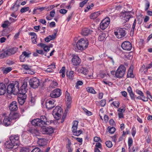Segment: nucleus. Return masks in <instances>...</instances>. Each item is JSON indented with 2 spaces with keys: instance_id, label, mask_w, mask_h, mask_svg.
Here are the masks:
<instances>
[{
  "instance_id": "43",
  "label": "nucleus",
  "mask_w": 152,
  "mask_h": 152,
  "mask_svg": "<svg viewBox=\"0 0 152 152\" xmlns=\"http://www.w3.org/2000/svg\"><path fill=\"white\" fill-rule=\"evenodd\" d=\"M105 37V34L103 33H101L99 35L98 39L99 41H101L104 39Z\"/></svg>"
},
{
  "instance_id": "27",
  "label": "nucleus",
  "mask_w": 152,
  "mask_h": 152,
  "mask_svg": "<svg viewBox=\"0 0 152 152\" xmlns=\"http://www.w3.org/2000/svg\"><path fill=\"white\" fill-rule=\"evenodd\" d=\"M47 143V140L44 139H40L38 141V144L40 146H43L46 145Z\"/></svg>"
},
{
  "instance_id": "36",
  "label": "nucleus",
  "mask_w": 152,
  "mask_h": 152,
  "mask_svg": "<svg viewBox=\"0 0 152 152\" xmlns=\"http://www.w3.org/2000/svg\"><path fill=\"white\" fill-rule=\"evenodd\" d=\"M87 91L88 92L90 93L93 94H96V92L95 91L94 89L92 87H88L86 88Z\"/></svg>"
},
{
  "instance_id": "5",
  "label": "nucleus",
  "mask_w": 152,
  "mask_h": 152,
  "mask_svg": "<svg viewBox=\"0 0 152 152\" xmlns=\"http://www.w3.org/2000/svg\"><path fill=\"white\" fill-rule=\"evenodd\" d=\"M65 98L66 99V107L65 110V111L66 113H67L69 111V109L71 107L72 99L69 94L67 91H66L65 93Z\"/></svg>"
},
{
  "instance_id": "34",
  "label": "nucleus",
  "mask_w": 152,
  "mask_h": 152,
  "mask_svg": "<svg viewBox=\"0 0 152 152\" xmlns=\"http://www.w3.org/2000/svg\"><path fill=\"white\" fill-rule=\"evenodd\" d=\"M12 69L11 67H7L6 68H3L2 69V70L3 71L4 74L6 75L9 72L11 71Z\"/></svg>"
},
{
  "instance_id": "13",
  "label": "nucleus",
  "mask_w": 152,
  "mask_h": 152,
  "mask_svg": "<svg viewBox=\"0 0 152 152\" xmlns=\"http://www.w3.org/2000/svg\"><path fill=\"white\" fill-rule=\"evenodd\" d=\"M31 124L34 126H41L44 124V121H42L39 118L34 119L31 121Z\"/></svg>"
},
{
  "instance_id": "7",
  "label": "nucleus",
  "mask_w": 152,
  "mask_h": 152,
  "mask_svg": "<svg viewBox=\"0 0 152 152\" xmlns=\"http://www.w3.org/2000/svg\"><path fill=\"white\" fill-rule=\"evenodd\" d=\"M39 81L36 77H33L29 80V83L31 87L33 88H36L39 85Z\"/></svg>"
},
{
  "instance_id": "30",
  "label": "nucleus",
  "mask_w": 152,
  "mask_h": 152,
  "mask_svg": "<svg viewBox=\"0 0 152 152\" xmlns=\"http://www.w3.org/2000/svg\"><path fill=\"white\" fill-rule=\"evenodd\" d=\"M38 46H40L42 48H43L44 51L45 52H48L50 50V47H48V46L42 43H40L38 45Z\"/></svg>"
},
{
  "instance_id": "47",
  "label": "nucleus",
  "mask_w": 152,
  "mask_h": 152,
  "mask_svg": "<svg viewBox=\"0 0 152 152\" xmlns=\"http://www.w3.org/2000/svg\"><path fill=\"white\" fill-rule=\"evenodd\" d=\"M29 10V7H24L22 8L20 10V12L21 13L25 12Z\"/></svg>"
},
{
  "instance_id": "49",
  "label": "nucleus",
  "mask_w": 152,
  "mask_h": 152,
  "mask_svg": "<svg viewBox=\"0 0 152 152\" xmlns=\"http://www.w3.org/2000/svg\"><path fill=\"white\" fill-rule=\"evenodd\" d=\"M82 131L80 130L78 131H76L75 132H73V134L74 135L76 136H78L82 133Z\"/></svg>"
},
{
  "instance_id": "59",
  "label": "nucleus",
  "mask_w": 152,
  "mask_h": 152,
  "mask_svg": "<svg viewBox=\"0 0 152 152\" xmlns=\"http://www.w3.org/2000/svg\"><path fill=\"white\" fill-rule=\"evenodd\" d=\"M106 101L104 99L102 100L100 102V104L102 107L104 106L106 104Z\"/></svg>"
},
{
  "instance_id": "25",
  "label": "nucleus",
  "mask_w": 152,
  "mask_h": 152,
  "mask_svg": "<svg viewBox=\"0 0 152 152\" xmlns=\"http://www.w3.org/2000/svg\"><path fill=\"white\" fill-rule=\"evenodd\" d=\"M56 33H55L52 35H49L48 36L45 38V41L47 42H48L54 39L56 37Z\"/></svg>"
},
{
  "instance_id": "8",
  "label": "nucleus",
  "mask_w": 152,
  "mask_h": 152,
  "mask_svg": "<svg viewBox=\"0 0 152 152\" xmlns=\"http://www.w3.org/2000/svg\"><path fill=\"white\" fill-rule=\"evenodd\" d=\"M110 23L109 18H107L103 20L100 24L101 29L103 30L105 29L108 26Z\"/></svg>"
},
{
  "instance_id": "55",
  "label": "nucleus",
  "mask_w": 152,
  "mask_h": 152,
  "mask_svg": "<svg viewBox=\"0 0 152 152\" xmlns=\"http://www.w3.org/2000/svg\"><path fill=\"white\" fill-rule=\"evenodd\" d=\"M31 152H42V151L39 148L36 147L34 148Z\"/></svg>"
},
{
  "instance_id": "48",
  "label": "nucleus",
  "mask_w": 152,
  "mask_h": 152,
  "mask_svg": "<svg viewBox=\"0 0 152 152\" xmlns=\"http://www.w3.org/2000/svg\"><path fill=\"white\" fill-rule=\"evenodd\" d=\"M45 7H37L36 8L34 9L33 12H34V14L35 13L34 12L35 11H36L37 10H39L40 11H42L44 10L45 9Z\"/></svg>"
},
{
  "instance_id": "33",
  "label": "nucleus",
  "mask_w": 152,
  "mask_h": 152,
  "mask_svg": "<svg viewBox=\"0 0 152 152\" xmlns=\"http://www.w3.org/2000/svg\"><path fill=\"white\" fill-rule=\"evenodd\" d=\"M80 72L85 75H87L88 73V70L84 67H82L80 69Z\"/></svg>"
},
{
  "instance_id": "9",
  "label": "nucleus",
  "mask_w": 152,
  "mask_h": 152,
  "mask_svg": "<svg viewBox=\"0 0 152 152\" xmlns=\"http://www.w3.org/2000/svg\"><path fill=\"white\" fill-rule=\"evenodd\" d=\"M41 131L43 134H50L53 132V128L51 126L43 127L41 129Z\"/></svg>"
},
{
  "instance_id": "39",
  "label": "nucleus",
  "mask_w": 152,
  "mask_h": 152,
  "mask_svg": "<svg viewBox=\"0 0 152 152\" xmlns=\"http://www.w3.org/2000/svg\"><path fill=\"white\" fill-rule=\"evenodd\" d=\"M94 4L93 3H91L90 5H88L87 7V9H85L84 11L85 12H88L89 10L92 9V7H94Z\"/></svg>"
},
{
  "instance_id": "23",
  "label": "nucleus",
  "mask_w": 152,
  "mask_h": 152,
  "mask_svg": "<svg viewBox=\"0 0 152 152\" xmlns=\"http://www.w3.org/2000/svg\"><path fill=\"white\" fill-rule=\"evenodd\" d=\"M9 56L7 50H2L0 51V58H3Z\"/></svg>"
},
{
  "instance_id": "26",
  "label": "nucleus",
  "mask_w": 152,
  "mask_h": 152,
  "mask_svg": "<svg viewBox=\"0 0 152 152\" xmlns=\"http://www.w3.org/2000/svg\"><path fill=\"white\" fill-rule=\"evenodd\" d=\"M133 66H131L129 67L127 74V77L133 78L134 77V75L133 72Z\"/></svg>"
},
{
  "instance_id": "61",
  "label": "nucleus",
  "mask_w": 152,
  "mask_h": 152,
  "mask_svg": "<svg viewBox=\"0 0 152 152\" xmlns=\"http://www.w3.org/2000/svg\"><path fill=\"white\" fill-rule=\"evenodd\" d=\"M67 12V10L64 9H62L60 10L59 12L60 13L62 14H65Z\"/></svg>"
},
{
  "instance_id": "53",
  "label": "nucleus",
  "mask_w": 152,
  "mask_h": 152,
  "mask_svg": "<svg viewBox=\"0 0 152 152\" xmlns=\"http://www.w3.org/2000/svg\"><path fill=\"white\" fill-rule=\"evenodd\" d=\"M112 104H113L114 106L117 108L119 106V102L118 101H115L113 102L112 103Z\"/></svg>"
},
{
  "instance_id": "42",
  "label": "nucleus",
  "mask_w": 152,
  "mask_h": 152,
  "mask_svg": "<svg viewBox=\"0 0 152 152\" xmlns=\"http://www.w3.org/2000/svg\"><path fill=\"white\" fill-rule=\"evenodd\" d=\"M68 143V144L66 145V148L68 150V152H72L73 149L71 147V142L69 141Z\"/></svg>"
},
{
  "instance_id": "11",
  "label": "nucleus",
  "mask_w": 152,
  "mask_h": 152,
  "mask_svg": "<svg viewBox=\"0 0 152 152\" xmlns=\"http://www.w3.org/2000/svg\"><path fill=\"white\" fill-rule=\"evenodd\" d=\"M121 46L123 49L129 51L132 48V46L131 43L128 41H125L122 44Z\"/></svg>"
},
{
  "instance_id": "38",
  "label": "nucleus",
  "mask_w": 152,
  "mask_h": 152,
  "mask_svg": "<svg viewBox=\"0 0 152 152\" xmlns=\"http://www.w3.org/2000/svg\"><path fill=\"white\" fill-rule=\"evenodd\" d=\"M31 53L30 52H26L25 51L23 52L22 53V54L25 56V58H28L30 56V55L31 54Z\"/></svg>"
},
{
  "instance_id": "2",
  "label": "nucleus",
  "mask_w": 152,
  "mask_h": 152,
  "mask_svg": "<svg viewBox=\"0 0 152 152\" xmlns=\"http://www.w3.org/2000/svg\"><path fill=\"white\" fill-rule=\"evenodd\" d=\"M88 42L86 38L80 39L77 42L76 46L78 50H83L86 49L88 46Z\"/></svg>"
},
{
  "instance_id": "54",
  "label": "nucleus",
  "mask_w": 152,
  "mask_h": 152,
  "mask_svg": "<svg viewBox=\"0 0 152 152\" xmlns=\"http://www.w3.org/2000/svg\"><path fill=\"white\" fill-rule=\"evenodd\" d=\"M133 140L131 138H129L128 139V144L129 148H130L132 144Z\"/></svg>"
},
{
  "instance_id": "17",
  "label": "nucleus",
  "mask_w": 152,
  "mask_h": 152,
  "mask_svg": "<svg viewBox=\"0 0 152 152\" xmlns=\"http://www.w3.org/2000/svg\"><path fill=\"white\" fill-rule=\"evenodd\" d=\"M5 145L7 149H12L16 145L14 143H13L10 140L5 142Z\"/></svg>"
},
{
  "instance_id": "4",
  "label": "nucleus",
  "mask_w": 152,
  "mask_h": 152,
  "mask_svg": "<svg viewBox=\"0 0 152 152\" xmlns=\"http://www.w3.org/2000/svg\"><path fill=\"white\" fill-rule=\"evenodd\" d=\"M62 113V110L60 106L56 107L53 110L52 113L54 118L57 120L61 118Z\"/></svg>"
},
{
  "instance_id": "60",
  "label": "nucleus",
  "mask_w": 152,
  "mask_h": 152,
  "mask_svg": "<svg viewBox=\"0 0 152 152\" xmlns=\"http://www.w3.org/2000/svg\"><path fill=\"white\" fill-rule=\"evenodd\" d=\"M56 63H53L51 64L48 65V67H50V68L53 69L56 68Z\"/></svg>"
},
{
  "instance_id": "18",
  "label": "nucleus",
  "mask_w": 152,
  "mask_h": 152,
  "mask_svg": "<svg viewBox=\"0 0 152 152\" xmlns=\"http://www.w3.org/2000/svg\"><path fill=\"white\" fill-rule=\"evenodd\" d=\"M6 90L5 85L3 83H0V95H4L6 93Z\"/></svg>"
},
{
  "instance_id": "10",
  "label": "nucleus",
  "mask_w": 152,
  "mask_h": 152,
  "mask_svg": "<svg viewBox=\"0 0 152 152\" xmlns=\"http://www.w3.org/2000/svg\"><path fill=\"white\" fill-rule=\"evenodd\" d=\"M19 136L18 134L12 135L9 137L10 140L16 145L19 144Z\"/></svg>"
},
{
  "instance_id": "52",
  "label": "nucleus",
  "mask_w": 152,
  "mask_h": 152,
  "mask_svg": "<svg viewBox=\"0 0 152 152\" xmlns=\"http://www.w3.org/2000/svg\"><path fill=\"white\" fill-rule=\"evenodd\" d=\"M136 24V20L135 19H134V21L133 23L132 28V29L131 30V31L133 32L135 30V26Z\"/></svg>"
},
{
  "instance_id": "56",
  "label": "nucleus",
  "mask_w": 152,
  "mask_h": 152,
  "mask_svg": "<svg viewBox=\"0 0 152 152\" xmlns=\"http://www.w3.org/2000/svg\"><path fill=\"white\" fill-rule=\"evenodd\" d=\"M111 137L112 138V140L115 142L117 141L118 135L117 134H115L112 137Z\"/></svg>"
},
{
  "instance_id": "19",
  "label": "nucleus",
  "mask_w": 152,
  "mask_h": 152,
  "mask_svg": "<svg viewBox=\"0 0 152 152\" xmlns=\"http://www.w3.org/2000/svg\"><path fill=\"white\" fill-rule=\"evenodd\" d=\"M25 94H22L23 95L22 96L19 97L18 98V103L20 105H22L25 101L26 96L25 95Z\"/></svg>"
},
{
  "instance_id": "14",
  "label": "nucleus",
  "mask_w": 152,
  "mask_h": 152,
  "mask_svg": "<svg viewBox=\"0 0 152 152\" xmlns=\"http://www.w3.org/2000/svg\"><path fill=\"white\" fill-rule=\"evenodd\" d=\"M73 64L74 66L79 65L81 62V60L78 56H74L72 60Z\"/></svg>"
},
{
  "instance_id": "32",
  "label": "nucleus",
  "mask_w": 152,
  "mask_h": 152,
  "mask_svg": "<svg viewBox=\"0 0 152 152\" xmlns=\"http://www.w3.org/2000/svg\"><path fill=\"white\" fill-rule=\"evenodd\" d=\"M100 14L99 12H94L91 14L90 18L91 19H94L97 18L100 15Z\"/></svg>"
},
{
  "instance_id": "29",
  "label": "nucleus",
  "mask_w": 152,
  "mask_h": 152,
  "mask_svg": "<svg viewBox=\"0 0 152 152\" xmlns=\"http://www.w3.org/2000/svg\"><path fill=\"white\" fill-rule=\"evenodd\" d=\"M20 115L18 113L11 114L10 115V118L11 120H15L19 118Z\"/></svg>"
},
{
  "instance_id": "16",
  "label": "nucleus",
  "mask_w": 152,
  "mask_h": 152,
  "mask_svg": "<svg viewBox=\"0 0 152 152\" xmlns=\"http://www.w3.org/2000/svg\"><path fill=\"white\" fill-rule=\"evenodd\" d=\"M55 106L56 104H54V101L47 100L46 102V107L48 110L52 109Z\"/></svg>"
},
{
  "instance_id": "28",
  "label": "nucleus",
  "mask_w": 152,
  "mask_h": 152,
  "mask_svg": "<svg viewBox=\"0 0 152 152\" xmlns=\"http://www.w3.org/2000/svg\"><path fill=\"white\" fill-rule=\"evenodd\" d=\"M18 50V48H13L7 50L8 54L9 56L15 54Z\"/></svg>"
},
{
  "instance_id": "15",
  "label": "nucleus",
  "mask_w": 152,
  "mask_h": 152,
  "mask_svg": "<svg viewBox=\"0 0 152 152\" xmlns=\"http://www.w3.org/2000/svg\"><path fill=\"white\" fill-rule=\"evenodd\" d=\"M9 108L10 110L11 111H14L17 110L18 109L17 102L15 101L12 102L10 104Z\"/></svg>"
},
{
  "instance_id": "58",
  "label": "nucleus",
  "mask_w": 152,
  "mask_h": 152,
  "mask_svg": "<svg viewBox=\"0 0 152 152\" xmlns=\"http://www.w3.org/2000/svg\"><path fill=\"white\" fill-rule=\"evenodd\" d=\"M20 61L24 62L26 61V58L22 54L20 56Z\"/></svg>"
},
{
  "instance_id": "6",
  "label": "nucleus",
  "mask_w": 152,
  "mask_h": 152,
  "mask_svg": "<svg viewBox=\"0 0 152 152\" xmlns=\"http://www.w3.org/2000/svg\"><path fill=\"white\" fill-rule=\"evenodd\" d=\"M114 34L117 38L120 39L125 37L126 35V31L123 28H118L115 30Z\"/></svg>"
},
{
  "instance_id": "24",
  "label": "nucleus",
  "mask_w": 152,
  "mask_h": 152,
  "mask_svg": "<svg viewBox=\"0 0 152 152\" xmlns=\"http://www.w3.org/2000/svg\"><path fill=\"white\" fill-rule=\"evenodd\" d=\"M123 16L124 18V20L126 22L129 21V19L131 18V15L129 12H126L123 13Z\"/></svg>"
},
{
  "instance_id": "35",
  "label": "nucleus",
  "mask_w": 152,
  "mask_h": 152,
  "mask_svg": "<svg viewBox=\"0 0 152 152\" xmlns=\"http://www.w3.org/2000/svg\"><path fill=\"white\" fill-rule=\"evenodd\" d=\"M74 72L72 71H71L69 73H67L66 75L70 79H72L74 76Z\"/></svg>"
},
{
  "instance_id": "1",
  "label": "nucleus",
  "mask_w": 152,
  "mask_h": 152,
  "mask_svg": "<svg viewBox=\"0 0 152 152\" xmlns=\"http://www.w3.org/2000/svg\"><path fill=\"white\" fill-rule=\"evenodd\" d=\"M27 83L24 82L20 87L19 88V83L16 81L10 84L7 86V93L9 94H13L14 95H17L18 94H23L26 92L28 89L27 88Z\"/></svg>"
},
{
  "instance_id": "62",
  "label": "nucleus",
  "mask_w": 152,
  "mask_h": 152,
  "mask_svg": "<svg viewBox=\"0 0 152 152\" xmlns=\"http://www.w3.org/2000/svg\"><path fill=\"white\" fill-rule=\"evenodd\" d=\"M135 92L141 96H143V92L138 89H136L135 91Z\"/></svg>"
},
{
  "instance_id": "57",
  "label": "nucleus",
  "mask_w": 152,
  "mask_h": 152,
  "mask_svg": "<svg viewBox=\"0 0 152 152\" xmlns=\"http://www.w3.org/2000/svg\"><path fill=\"white\" fill-rule=\"evenodd\" d=\"M40 119H41V120L43 121H44V124H46L45 123H46V122L47 121V119L46 118V117L45 116L42 115V116H41L40 118Z\"/></svg>"
},
{
  "instance_id": "12",
  "label": "nucleus",
  "mask_w": 152,
  "mask_h": 152,
  "mask_svg": "<svg viewBox=\"0 0 152 152\" xmlns=\"http://www.w3.org/2000/svg\"><path fill=\"white\" fill-rule=\"evenodd\" d=\"M61 90L59 88H56L50 94V96L53 98L59 97L61 95Z\"/></svg>"
},
{
  "instance_id": "51",
  "label": "nucleus",
  "mask_w": 152,
  "mask_h": 152,
  "mask_svg": "<svg viewBox=\"0 0 152 152\" xmlns=\"http://www.w3.org/2000/svg\"><path fill=\"white\" fill-rule=\"evenodd\" d=\"M19 5L16 4H14L12 7V9L15 11H17L18 9Z\"/></svg>"
},
{
  "instance_id": "20",
  "label": "nucleus",
  "mask_w": 152,
  "mask_h": 152,
  "mask_svg": "<svg viewBox=\"0 0 152 152\" xmlns=\"http://www.w3.org/2000/svg\"><path fill=\"white\" fill-rule=\"evenodd\" d=\"M11 119L9 117L5 116L3 121L2 124L5 126H8L10 125Z\"/></svg>"
},
{
  "instance_id": "64",
  "label": "nucleus",
  "mask_w": 152,
  "mask_h": 152,
  "mask_svg": "<svg viewBox=\"0 0 152 152\" xmlns=\"http://www.w3.org/2000/svg\"><path fill=\"white\" fill-rule=\"evenodd\" d=\"M29 149L27 148H23L20 151V152H29Z\"/></svg>"
},
{
  "instance_id": "37",
  "label": "nucleus",
  "mask_w": 152,
  "mask_h": 152,
  "mask_svg": "<svg viewBox=\"0 0 152 152\" xmlns=\"http://www.w3.org/2000/svg\"><path fill=\"white\" fill-rule=\"evenodd\" d=\"M11 24V23H10L8 20H6L4 21V22L3 23L2 25L1 26L4 28H5L7 27V26Z\"/></svg>"
},
{
  "instance_id": "3",
  "label": "nucleus",
  "mask_w": 152,
  "mask_h": 152,
  "mask_svg": "<svg viewBox=\"0 0 152 152\" xmlns=\"http://www.w3.org/2000/svg\"><path fill=\"white\" fill-rule=\"evenodd\" d=\"M126 71V69L125 66L123 65H120L115 72V76L118 78L122 77L125 74Z\"/></svg>"
},
{
  "instance_id": "44",
  "label": "nucleus",
  "mask_w": 152,
  "mask_h": 152,
  "mask_svg": "<svg viewBox=\"0 0 152 152\" xmlns=\"http://www.w3.org/2000/svg\"><path fill=\"white\" fill-rule=\"evenodd\" d=\"M108 129H109L108 131L111 134L114 133L115 131V129L114 127L109 126L108 127Z\"/></svg>"
},
{
  "instance_id": "22",
  "label": "nucleus",
  "mask_w": 152,
  "mask_h": 152,
  "mask_svg": "<svg viewBox=\"0 0 152 152\" xmlns=\"http://www.w3.org/2000/svg\"><path fill=\"white\" fill-rule=\"evenodd\" d=\"M92 31H91L89 29L87 28H85L83 29L81 31V34L85 36H88L91 34Z\"/></svg>"
},
{
  "instance_id": "45",
  "label": "nucleus",
  "mask_w": 152,
  "mask_h": 152,
  "mask_svg": "<svg viewBox=\"0 0 152 152\" xmlns=\"http://www.w3.org/2000/svg\"><path fill=\"white\" fill-rule=\"evenodd\" d=\"M105 144L108 148H110L112 147L113 144L112 142L110 141H107L105 142Z\"/></svg>"
},
{
  "instance_id": "50",
  "label": "nucleus",
  "mask_w": 152,
  "mask_h": 152,
  "mask_svg": "<svg viewBox=\"0 0 152 152\" xmlns=\"http://www.w3.org/2000/svg\"><path fill=\"white\" fill-rule=\"evenodd\" d=\"M29 35L31 36V39L37 38V36L36 34L34 32H30L29 33Z\"/></svg>"
},
{
  "instance_id": "40",
  "label": "nucleus",
  "mask_w": 152,
  "mask_h": 152,
  "mask_svg": "<svg viewBox=\"0 0 152 152\" xmlns=\"http://www.w3.org/2000/svg\"><path fill=\"white\" fill-rule=\"evenodd\" d=\"M65 66L62 67L61 69L60 70L59 73H61V76L64 78L65 77Z\"/></svg>"
},
{
  "instance_id": "21",
  "label": "nucleus",
  "mask_w": 152,
  "mask_h": 152,
  "mask_svg": "<svg viewBox=\"0 0 152 152\" xmlns=\"http://www.w3.org/2000/svg\"><path fill=\"white\" fill-rule=\"evenodd\" d=\"M22 67L23 69L26 70H28V74L32 75L34 73V72L30 70L31 67L27 65H22Z\"/></svg>"
},
{
  "instance_id": "41",
  "label": "nucleus",
  "mask_w": 152,
  "mask_h": 152,
  "mask_svg": "<svg viewBox=\"0 0 152 152\" xmlns=\"http://www.w3.org/2000/svg\"><path fill=\"white\" fill-rule=\"evenodd\" d=\"M126 110V107L125 105H123L121 107L118 108V111L119 112L124 113Z\"/></svg>"
},
{
  "instance_id": "46",
  "label": "nucleus",
  "mask_w": 152,
  "mask_h": 152,
  "mask_svg": "<svg viewBox=\"0 0 152 152\" xmlns=\"http://www.w3.org/2000/svg\"><path fill=\"white\" fill-rule=\"evenodd\" d=\"M83 109L86 114L87 115L90 116L92 115V113L91 112L88 111L87 109H86L85 108H84Z\"/></svg>"
},
{
  "instance_id": "63",
  "label": "nucleus",
  "mask_w": 152,
  "mask_h": 152,
  "mask_svg": "<svg viewBox=\"0 0 152 152\" xmlns=\"http://www.w3.org/2000/svg\"><path fill=\"white\" fill-rule=\"evenodd\" d=\"M55 12L54 10H53L50 12V16L51 17H53L55 15Z\"/></svg>"
},
{
  "instance_id": "31",
  "label": "nucleus",
  "mask_w": 152,
  "mask_h": 152,
  "mask_svg": "<svg viewBox=\"0 0 152 152\" xmlns=\"http://www.w3.org/2000/svg\"><path fill=\"white\" fill-rule=\"evenodd\" d=\"M127 90L131 99H134L135 98L133 92L132 88L130 86H129L127 88Z\"/></svg>"
}]
</instances>
